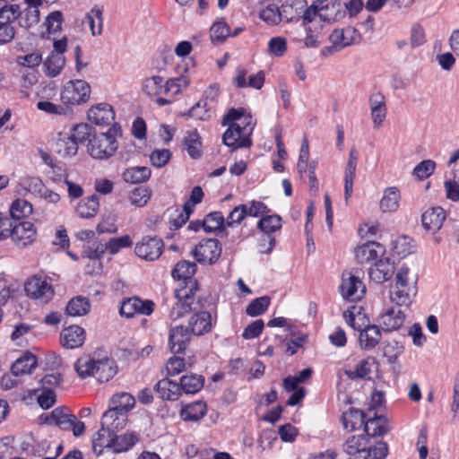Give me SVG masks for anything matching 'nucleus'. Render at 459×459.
Instances as JSON below:
<instances>
[{
  "instance_id": "obj_15",
  "label": "nucleus",
  "mask_w": 459,
  "mask_h": 459,
  "mask_svg": "<svg viewBox=\"0 0 459 459\" xmlns=\"http://www.w3.org/2000/svg\"><path fill=\"white\" fill-rule=\"evenodd\" d=\"M88 119L98 126H110L115 119V112L110 105L100 103L88 110Z\"/></svg>"
},
{
  "instance_id": "obj_32",
  "label": "nucleus",
  "mask_w": 459,
  "mask_h": 459,
  "mask_svg": "<svg viewBox=\"0 0 459 459\" xmlns=\"http://www.w3.org/2000/svg\"><path fill=\"white\" fill-rule=\"evenodd\" d=\"M75 420V415L65 412L62 408H56L51 413L45 416V422L54 424L60 429L69 430L71 429V420Z\"/></svg>"
},
{
  "instance_id": "obj_18",
  "label": "nucleus",
  "mask_w": 459,
  "mask_h": 459,
  "mask_svg": "<svg viewBox=\"0 0 459 459\" xmlns=\"http://www.w3.org/2000/svg\"><path fill=\"white\" fill-rule=\"evenodd\" d=\"M394 273V266L390 259L380 258L369 268L368 275L376 283H383L390 280Z\"/></svg>"
},
{
  "instance_id": "obj_13",
  "label": "nucleus",
  "mask_w": 459,
  "mask_h": 459,
  "mask_svg": "<svg viewBox=\"0 0 459 459\" xmlns=\"http://www.w3.org/2000/svg\"><path fill=\"white\" fill-rule=\"evenodd\" d=\"M404 320L405 315L400 308L390 307L379 315L377 322L385 332H391L400 329Z\"/></svg>"
},
{
  "instance_id": "obj_42",
  "label": "nucleus",
  "mask_w": 459,
  "mask_h": 459,
  "mask_svg": "<svg viewBox=\"0 0 459 459\" xmlns=\"http://www.w3.org/2000/svg\"><path fill=\"white\" fill-rule=\"evenodd\" d=\"M342 422L345 429L349 431L355 430L364 426L365 414L360 410L351 409L342 415Z\"/></svg>"
},
{
  "instance_id": "obj_6",
  "label": "nucleus",
  "mask_w": 459,
  "mask_h": 459,
  "mask_svg": "<svg viewBox=\"0 0 459 459\" xmlns=\"http://www.w3.org/2000/svg\"><path fill=\"white\" fill-rule=\"evenodd\" d=\"M24 290L28 297L42 302L49 301L55 294L51 283L46 278L36 275L26 281Z\"/></svg>"
},
{
  "instance_id": "obj_2",
  "label": "nucleus",
  "mask_w": 459,
  "mask_h": 459,
  "mask_svg": "<svg viewBox=\"0 0 459 459\" xmlns=\"http://www.w3.org/2000/svg\"><path fill=\"white\" fill-rule=\"evenodd\" d=\"M91 96V86L84 80L68 81L60 91V101L71 111L72 107L86 103Z\"/></svg>"
},
{
  "instance_id": "obj_19",
  "label": "nucleus",
  "mask_w": 459,
  "mask_h": 459,
  "mask_svg": "<svg viewBox=\"0 0 459 459\" xmlns=\"http://www.w3.org/2000/svg\"><path fill=\"white\" fill-rule=\"evenodd\" d=\"M191 334L183 325L172 327L169 335V346L172 353H181L185 351Z\"/></svg>"
},
{
  "instance_id": "obj_50",
  "label": "nucleus",
  "mask_w": 459,
  "mask_h": 459,
  "mask_svg": "<svg viewBox=\"0 0 459 459\" xmlns=\"http://www.w3.org/2000/svg\"><path fill=\"white\" fill-rule=\"evenodd\" d=\"M165 80L162 76L153 75L143 82V91L149 96H157L164 91Z\"/></svg>"
},
{
  "instance_id": "obj_49",
  "label": "nucleus",
  "mask_w": 459,
  "mask_h": 459,
  "mask_svg": "<svg viewBox=\"0 0 459 459\" xmlns=\"http://www.w3.org/2000/svg\"><path fill=\"white\" fill-rule=\"evenodd\" d=\"M368 437L365 436H351L343 444V450L348 455L366 452L368 446Z\"/></svg>"
},
{
  "instance_id": "obj_21",
  "label": "nucleus",
  "mask_w": 459,
  "mask_h": 459,
  "mask_svg": "<svg viewBox=\"0 0 459 459\" xmlns=\"http://www.w3.org/2000/svg\"><path fill=\"white\" fill-rule=\"evenodd\" d=\"M446 216V212L441 207L429 208L421 216L422 225L427 230L436 232L442 227Z\"/></svg>"
},
{
  "instance_id": "obj_9",
  "label": "nucleus",
  "mask_w": 459,
  "mask_h": 459,
  "mask_svg": "<svg viewBox=\"0 0 459 459\" xmlns=\"http://www.w3.org/2000/svg\"><path fill=\"white\" fill-rule=\"evenodd\" d=\"M196 290V283L190 281V287H183L176 290L175 297L177 302L173 306L170 316L178 318L188 313L191 309V305L194 302V290Z\"/></svg>"
},
{
  "instance_id": "obj_36",
  "label": "nucleus",
  "mask_w": 459,
  "mask_h": 459,
  "mask_svg": "<svg viewBox=\"0 0 459 459\" xmlns=\"http://www.w3.org/2000/svg\"><path fill=\"white\" fill-rule=\"evenodd\" d=\"M113 432L101 426V429L93 436L92 449L96 455H101L104 448L111 449Z\"/></svg>"
},
{
  "instance_id": "obj_43",
  "label": "nucleus",
  "mask_w": 459,
  "mask_h": 459,
  "mask_svg": "<svg viewBox=\"0 0 459 459\" xmlns=\"http://www.w3.org/2000/svg\"><path fill=\"white\" fill-rule=\"evenodd\" d=\"M99 206V198L91 195L78 203L76 212L82 218H91L97 214Z\"/></svg>"
},
{
  "instance_id": "obj_22",
  "label": "nucleus",
  "mask_w": 459,
  "mask_h": 459,
  "mask_svg": "<svg viewBox=\"0 0 459 459\" xmlns=\"http://www.w3.org/2000/svg\"><path fill=\"white\" fill-rule=\"evenodd\" d=\"M370 115L375 129L383 125L386 117V105L385 97L381 94H375L369 99Z\"/></svg>"
},
{
  "instance_id": "obj_20",
  "label": "nucleus",
  "mask_w": 459,
  "mask_h": 459,
  "mask_svg": "<svg viewBox=\"0 0 459 459\" xmlns=\"http://www.w3.org/2000/svg\"><path fill=\"white\" fill-rule=\"evenodd\" d=\"M317 4L321 21L333 23L342 18V4L339 1L317 0Z\"/></svg>"
},
{
  "instance_id": "obj_64",
  "label": "nucleus",
  "mask_w": 459,
  "mask_h": 459,
  "mask_svg": "<svg viewBox=\"0 0 459 459\" xmlns=\"http://www.w3.org/2000/svg\"><path fill=\"white\" fill-rule=\"evenodd\" d=\"M446 196L453 202L459 201V176L454 173L453 178L444 183Z\"/></svg>"
},
{
  "instance_id": "obj_62",
  "label": "nucleus",
  "mask_w": 459,
  "mask_h": 459,
  "mask_svg": "<svg viewBox=\"0 0 459 459\" xmlns=\"http://www.w3.org/2000/svg\"><path fill=\"white\" fill-rule=\"evenodd\" d=\"M133 245V240L129 235H124L119 238H112L107 243V249L110 254L115 255L120 249L129 247Z\"/></svg>"
},
{
  "instance_id": "obj_57",
  "label": "nucleus",
  "mask_w": 459,
  "mask_h": 459,
  "mask_svg": "<svg viewBox=\"0 0 459 459\" xmlns=\"http://www.w3.org/2000/svg\"><path fill=\"white\" fill-rule=\"evenodd\" d=\"M211 108L212 106L209 103H206V101L199 100L188 110L186 115L197 120L205 121L211 117Z\"/></svg>"
},
{
  "instance_id": "obj_26",
  "label": "nucleus",
  "mask_w": 459,
  "mask_h": 459,
  "mask_svg": "<svg viewBox=\"0 0 459 459\" xmlns=\"http://www.w3.org/2000/svg\"><path fill=\"white\" fill-rule=\"evenodd\" d=\"M64 22L63 13L60 11L50 13L45 19L43 25L46 30L41 33L44 39H50L53 36H59Z\"/></svg>"
},
{
  "instance_id": "obj_44",
  "label": "nucleus",
  "mask_w": 459,
  "mask_h": 459,
  "mask_svg": "<svg viewBox=\"0 0 459 459\" xmlns=\"http://www.w3.org/2000/svg\"><path fill=\"white\" fill-rule=\"evenodd\" d=\"M65 64V56L51 53L44 62L45 74L48 77L57 76Z\"/></svg>"
},
{
  "instance_id": "obj_5",
  "label": "nucleus",
  "mask_w": 459,
  "mask_h": 459,
  "mask_svg": "<svg viewBox=\"0 0 459 459\" xmlns=\"http://www.w3.org/2000/svg\"><path fill=\"white\" fill-rule=\"evenodd\" d=\"M164 250V242L160 238L145 236L135 244V255L145 261L157 260Z\"/></svg>"
},
{
  "instance_id": "obj_3",
  "label": "nucleus",
  "mask_w": 459,
  "mask_h": 459,
  "mask_svg": "<svg viewBox=\"0 0 459 459\" xmlns=\"http://www.w3.org/2000/svg\"><path fill=\"white\" fill-rule=\"evenodd\" d=\"M359 34L354 27L347 26L342 29H334L329 36L330 46L321 50L323 56H329L357 41Z\"/></svg>"
},
{
  "instance_id": "obj_14",
  "label": "nucleus",
  "mask_w": 459,
  "mask_h": 459,
  "mask_svg": "<svg viewBox=\"0 0 459 459\" xmlns=\"http://www.w3.org/2000/svg\"><path fill=\"white\" fill-rule=\"evenodd\" d=\"M85 330L79 325H70L62 330L60 342L66 349L81 347L85 341Z\"/></svg>"
},
{
  "instance_id": "obj_7",
  "label": "nucleus",
  "mask_w": 459,
  "mask_h": 459,
  "mask_svg": "<svg viewBox=\"0 0 459 459\" xmlns=\"http://www.w3.org/2000/svg\"><path fill=\"white\" fill-rule=\"evenodd\" d=\"M340 291L343 299L358 301L365 295L366 287L359 276L351 272H345L342 276Z\"/></svg>"
},
{
  "instance_id": "obj_41",
  "label": "nucleus",
  "mask_w": 459,
  "mask_h": 459,
  "mask_svg": "<svg viewBox=\"0 0 459 459\" xmlns=\"http://www.w3.org/2000/svg\"><path fill=\"white\" fill-rule=\"evenodd\" d=\"M26 8L24 10L23 24L26 28H30L39 23L40 20V12L39 7L41 5L39 0H24Z\"/></svg>"
},
{
  "instance_id": "obj_33",
  "label": "nucleus",
  "mask_w": 459,
  "mask_h": 459,
  "mask_svg": "<svg viewBox=\"0 0 459 459\" xmlns=\"http://www.w3.org/2000/svg\"><path fill=\"white\" fill-rule=\"evenodd\" d=\"M189 325L192 333L195 335H201L208 333L212 328V316L207 311H202L194 315L190 320Z\"/></svg>"
},
{
  "instance_id": "obj_17",
  "label": "nucleus",
  "mask_w": 459,
  "mask_h": 459,
  "mask_svg": "<svg viewBox=\"0 0 459 459\" xmlns=\"http://www.w3.org/2000/svg\"><path fill=\"white\" fill-rule=\"evenodd\" d=\"M228 126L229 127L222 136V141L225 145L232 147L234 150L249 147L251 145L252 142L250 136L242 133L238 125Z\"/></svg>"
},
{
  "instance_id": "obj_10",
  "label": "nucleus",
  "mask_w": 459,
  "mask_h": 459,
  "mask_svg": "<svg viewBox=\"0 0 459 459\" xmlns=\"http://www.w3.org/2000/svg\"><path fill=\"white\" fill-rule=\"evenodd\" d=\"M154 310V303L152 300H143L138 297H132L124 300L120 306V314L127 318L136 315L150 316Z\"/></svg>"
},
{
  "instance_id": "obj_27",
  "label": "nucleus",
  "mask_w": 459,
  "mask_h": 459,
  "mask_svg": "<svg viewBox=\"0 0 459 459\" xmlns=\"http://www.w3.org/2000/svg\"><path fill=\"white\" fill-rule=\"evenodd\" d=\"M37 365L36 356L30 352H25L13 364L12 373L15 377L30 374Z\"/></svg>"
},
{
  "instance_id": "obj_23",
  "label": "nucleus",
  "mask_w": 459,
  "mask_h": 459,
  "mask_svg": "<svg viewBox=\"0 0 459 459\" xmlns=\"http://www.w3.org/2000/svg\"><path fill=\"white\" fill-rule=\"evenodd\" d=\"M345 322L354 330L361 332L369 325V321L359 306H351L343 312Z\"/></svg>"
},
{
  "instance_id": "obj_58",
  "label": "nucleus",
  "mask_w": 459,
  "mask_h": 459,
  "mask_svg": "<svg viewBox=\"0 0 459 459\" xmlns=\"http://www.w3.org/2000/svg\"><path fill=\"white\" fill-rule=\"evenodd\" d=\"M257 227L265 233L275 232L281 228V218L279 215H265L258 221Z\"/></svg>"
},
{
  "instance_id": "obj_53",
  "label": "nucleus",
  "mask_w": 459,
  "mask_h": 459,
  "mask_svg": "<svg viewBox=\"0 0 459 459\" xmlns=\"http://www.w3.org/2000/svg\"><path fill=\"white\" fill-rule=\"evenodd\" d=\"M152 195V192L148 187H136L130 193L129 201L132 205L136 207H143L150 201Z\"/></svg>"
},
{
  "instance_id": "obj_56",
  "label": "nucleus",
  "mask_w": 459,
  "mask_h": 459,
  "mask_svg": "<svg viewBox=\"0 0 459 459\" xmlns=\"http://www.w3.org/2000/svg\"><path fill=\"white\" fill-rule=\"evenodd\" d=\"M394 255L404 258L413 252L412 240L407 237H400L393 244Z\"/></svg>"
},
{
  "instance_id": "obj_24",
  "label": "nucleus",
  "mask_w": 459,
  "mask_h": 459,
  "mask_svg": "<svg viewBox=\"0 0 459 459\" xmlns=\"http://www.w3.org/2000/svg\"><path fill=\"white\" fill-rule=\"evenodd\" d=\"M117 373L115 361L107 357L96 359L93 377L100 382L111 379Z\"/></svg>"
},
{
  "instance_id": "obj_1",
  "label": "nucleus",
  "mask_w": 459,
  "mask_h": 459,
  "mask_svg": "<svg viewBox=\"0 0 459 459\" xmlns=\"http://www.w3.org/2000/svg\"><path fill=\"white\" fill-rule=\"evenodd\" d=\"M418 273L409 265L400 266L390 287L389 299L400 307H409L418 293Z\"/></svg>"
},
{
  "instance_id": "obj_16",
  "label": "nucleus",
  "mask_w": 459,
  "mask_h": 459,
  "mask_svg": "<svg viewBox=\"0 0 459 459\" xmlns=\"http://www.w3.org/2000/svg\"><path fill=\"white\" fill-rule=\"evenodd\" d=\"M385 247L377 242H368L354 249V255L358 263L368 264L385 254Z\"/></svg>"
},
{
  "instance_id": "obj_40",
  "label": "nucleus",
  "mask_w": 459,
  "mask_h": 459,
  "mask_svg": "<svg viewBox=\"0 0 459 459\" xmlns=\"http://www.w3.org/2000/svg\"><path fill=\"white\" fill-rule=\"evenodd\" d=\"M90 310V301L82 296L73 298L66 305V313L71 316H82L87 315Z\"/></svg>"
},
{
  "instance_id": "obj_12",
  "label": "nucleus",
  "mask_w": 459,
  "mask_h": 459,
  "mask_svg": "<svg viewBox=\"0 0 459 459\" xmlns=\"http://www.w3.org/2000/svg\"><path fill=\"white\" fill-rule=\"evenodd\" d=\"M223 125H238L242 133L251 135L255 123L251 115L244 108H231L223 118Z\"/></svg>"
},
{
  "instance_id": "obj_35",
  "label": "nucleus",
  "mask_w": 459,
  "mask_h": 459,
  "mask_svg": "<svg viewBox=\"0 0 459 459\" xmlns=\"http://www.w3.org/2000/svg\"><path fill=\"white\" fill-rule=\"evenodd\" d=\"M196 272V265L195 263L189 262V261H180L178 262L171 274L174 279L178 280H188V282L185 287L189 288L190 287V281H195L196 284V281L192 279L193 275Z\"/></svg>"
},
{
  "instance_id": "obj_34",
  "label": "nucleus",
  "mask_w": 459,
  "mask_h": 459,
  "mask_svg": "<svg viewBox=\"0 0 459 459\" xmlns=\"http://www.w3.org/2000/svg\"><path fill=\"white\" fill-rule=\"evenodd\" d=\"M399 190L396 187H387L380 199L379 208L383 212H395L399 207Z\"/></svg>"
},
{
  "instance_id": "obj_25",
  "label": "nucleus",
  "mask_w": 459,
  "mask_h": 459,
  "mask_svg": "<svg viewBox=\"0 0 459 459\" xmlns=\"http://www.w3.org/2000/svg\"><path fill=\"white\" fill-rule=\"evenodd\" d=\"M206 403L203 401H195L184 405L180 410L179 415L184 421H196L202 419L206 414Z\"/></svg>"
},
{
  "instance_id": "obj_51",
  "label": "nucleus",
  "mask_w": 459,
  "mask_h": 459,
  "mask_svg": "<svg viewBox=\"0 0 459 459\" xmlns=\"http://www.w3.org/2000/svg\"><path fill=\"white\" fill-rule=\"evenodd\" d=\"M185 145L189 156L193 159H197L202 154V143L201 138L196 131L187 133L185 137Z\"/></svg>"
},
{
  "instance_id": "obj_52",
  "label": "nucleus",
  "mask_w": 459,
  "mask_h": 459,
  "mask_svg": "<svg viewBox=\"0 0 459 459\" xmlns=\"http://www.w3.org/2000/svg\"><path fill=\"white\" fill-rule=\"evenodd\" d=\"M374 366H375L374 358L368 357L365 359H362L360 362H359L354 370L347 371L346 374L351 379L367 378V377H369V375H370Z\"/></svg>"
},
{
  "instance_id": "obj_63",
  "label": "nucleus",
  "mask_w": 459,
  "mask_h": 459,
  "mask_svg": "<svg viewBox=\"0 0 459 459\" xmlns=\"http://www.w3.org/2000/svg\"><path fill=\"white\" fill-rule=\"evenodd\" d=\"M21 186L29 193L40 195L44 190V184L40 178L35 177H25L21 180Z\"/></svg>"
},
{
  "instance_id": "obj_28",
  "label": "nucleus",
  "mask_w": 459,
  "mask_h": 459,
  "mask_svg": "<svg viewBox=\"0 0 459 459\" xmlns=\"http://www.w3.org/2000/svg\"><path fill=\"white\" fill-rule=\"evenodd\" d=\"M127 417V415L122 412L108 409L102 415L101 426L108 429L112 432L120 430L126 427Z\"/></svg>"
},
{
  "instance_id": "obj_29",
  "label": "nucleus",
  "mask_w": 459,
  "mask_h": 459,
  "mask_svg": "<svg viewBox=\"0 0 459 459\" xmlns=\"http://www.w3.org/2000/svg\"><path fill=\"white\" fill-rule=\"evenodd\" d=\"M155 389L160 397L164 400L175 401L181 394V388L179 385L168 377L160 380Z\"/></svg>"
},
{
  "instance_id": "obj_38",
  "label": "nucleus",
  "mask_w": 459,
  "mask_h": 459,
  "mask_svg": "<svg viewBox=\"0 0 459 459\" xmlns=\"http://www.w3.org/2000/svg\"><path fill=\"white\" fill-rule=\"evenodd\" d=\"M151 169L145 166L133 167L123 172V179L126 183L140 184L147 181L151 177Z\"/></svg>"
},
{
  "instance_id": "obj_46",
  "label": "nucleus",
  "mask_w": 459,
  "mask_h": 459,
  "mask_svg": "<svg viewBox=\"0 0 459 459\" xmlns=\"http://www.w3.org/2000/svg\"><path fill=\"white\" fill-rule=\"evenodd\" d=\"M204 379L201 375H185L180 378L181 392L186 394L197 393L204 385Z\"/></svg>"
},
{
  "instance_id": "obj_45",
  "label": "nucleus",
  "mask_w": 459,
  "mask_h": 459,
  "mask_svg": "<svg viewBox=\"0 0 459 459\" xmlns=\"http://www.w3.org/2000/svg\"><path fill=\"white\" fill-rule=\"evenodd\" d=\"M82 23L87 25L92 36L100 35L102 30V12L99 8L91 9L84 17Z\"/></svg>"
},
{
  "instance_id": "obj_55",
  "label": "nucleus",
  "mask_w": 459,
  "mask_h": 459,
  "mask_svg": "<svg viewBox=\"0 0 459 459\" xmlns=\"http://www.w3.org/2000/svg\"><path fill=\"white\" fill-rule=\"evenodd\" d=\"M37 108L48 115L65 116L69 113L68 108L64 103L56 104L48 100H40L37 103Z\"/></svg>"
},
{
  "instance_id": "obj_11",
  "label": "nucleus",
  "mask_w": 459,
  "mask_h": 459,
  "mask_svg": "<svg viewBox=\"0 0 459 459\" xmlns=\"http://www.w3.org/2000/svg\"><path fill=\"white\" fill-rule=\"evenodd\" d=\"M37 237V230L30 221H23L14 226L12 225L10 238L18 247H25L31 245Z\"/></svg>"
},
{
  "instance_id": "obj_39",
  "label": "nucleus",
  "mask_w": 459,
  "mask_h": 459,
  "mask_svg": "<svg viewBox=\"0 0 459 459\" xmlns=\"http://www.w3.org/2000/svg\"><path fill=\"white\" fill-rule=\"evenodd\" d=\"M364 428L367 434L371 437L382 436L389 430L388 420L384 416L368 419Z\"/></svg>"
},
{
  "instance_id": "obj_60",
  "label": "nucleus",
  "mask_w": 459,
  "mask_h": 459,
  "mask_svg": "<svg viewBox=\"0 0 459 459\" xmlns=\"http://www.w3.org/2000/svg\"><path fill=\"white\" fill-rule=\"evenodd\" d=\"M270 305V299L266 296L255 299L246 308L250 316H257L266 311Z\"/></svg>"
},
{
  "instance_id": "obj_48",
  "label": "nucleus",
  "mask_w": 459,
  "mask_h": 459,
  "mask_svg": "<svg viewBox=\"0 0 459 459\" xmlns=\"http://www.w3.org/2000/svg\"><path fill=\"white\" fill-rule=\"evenodd\" d=\"M96 359L90 356H82L74 363V369L81 378L93 377Z\"/></svg>"
},
{
  "instance_id": "obj_31",
  "label": "nucleus",
  "mask_w": 459,
  "mask_h": 459,
  "mask_svg": "<svg viewBox=\"0 0 459 459\" xmlns=\"http://www.w3.org/2000/svg\"><path fill=\"white\" fill-rule=\"evenodd\" d=\"M381 332L378 325H372L360 332L359 341L360 348L363 350H371L375 348L381 340Z\"/></svg>"
},
{
  "instance_id": "obj_30",
  "label": "nucleus",
  "mask_w": 459,
  "mask_h": 459,
  "mask_svg": "<svg viewBox=\"0 0 459 459\" xmlns=\"http://www.w3.org/2000/svg\"><path fill=\"white\" fill-rule=\"evenodd\" d=\"M135 399L129 393L115 394L110 399V410L122 412L128 416V412L134 407Z\"/></svg>"
},
{
  "instance_id": "obj_37",
  "label": "nucleus",
  "mask_w": 459,
  "mask_h": 459,
  "mask_svg": "<svg viewBox=\"0 0 459 459\" xmlns=\"http://www.w3.org/2000/svg\"><path fill=\"white\" fill-rule=\"evenodd\" d=\"M138 441V437L134 432H126L113 436L111 450L115 453H122L129 450Z\"/></svg>"
},
{
  "instance_id": "obj_54",
  "label": "nucleus",
  "mask_w": 459,
  "mask_h": 459,
  "mask_svg": "<svg viewBox=\"0 0 459 459\" xmlns=\"http://www.w3.org/2000/svg\"><path fill=\"white\" fill-rule=\"evenodd\" d=\"M230 35L229 25L223 21L214 22L210 29V38L212 42L224 41Z\"/></svg>"
},
{
  "instance_id": "obj_61",
  "label": "nucleus",
  "mask_w": 459,
  "mask_h": 459,
  "mask_svg": "<svg viewBox=\"0 0 459 459\" xmlns=\"http://www.w3.org/2000/svg\"><path fill=\"white\" fill-rule=\"evenodd\" d=\"M20 15L19 4H5L0 8V22L12 24Z\"/></svg>"
},
{
  "instance_id": "obj_8",
  "label": "nucleus",
  "mask_w": 459,
  "mask_h": 459,
  "mask_svg": "<svg viewBox=\"0 0 459 459\" xmlns=\"http://www.w3.org/2000/svg\"><path fill=\"white\" fill-rule=\"evenodd\" d=\"M192 253L197 262L211 264L220 257L221 247L217 239L209 238L200 241Z\"/></svg>"
},
{
  "instance_id": "obj_59",
  "label": "nucleus",
  "mask_w": 459,
  "mask_h": 459,
  "mask_svg": "<svg viewBox=\"0 0 459 459\" xmlns=\"http://www.w3.org/2000/svg\"><path fill=\"white\" fill-rule=\"evenodd\" d=\"M259 17L269 25H276L281 21V13L275 4H269L263 8Z\"/></svg>"
},
{
  "instance_id": "obj_47",
  "label": "nucleus",
  "mask_w": 459,
  "mask_h": 459,
  "mask_svg": "<svg viewBox=\"0 0 459 459\" xmlns=\"http://www.w3.org/2000/svg\"><path fill=\"white\" fill-rule=\"evenodd\" d=\"M33 212L32 204L25 199L14 200L10 207V214L15 220L29 217Z\"/></svg>"
},
{
  "instance_id": "obj_4",
  "label": "nucleus",
  "mask_w": 459,
  "mask_h": 459,
  "mask_svg": "<svg viewBox=\"0 0 459 459\" xmlns=\"http://www.w3.org/2000/svg\"><path fill=\"white\" fill-rule=\"evenodd\" d=\"M117 149L115 136L109 130L108 133L95 134L89 143L90 155L98 160L111 157Z\"/></svg>"
}]
</instances>
